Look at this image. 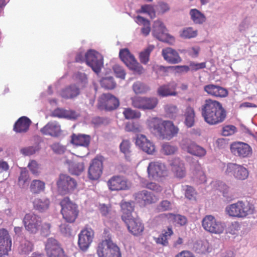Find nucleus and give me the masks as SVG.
<instances>
[{"mask_svg":"<svg viewBox=\"0 0 257 257\" xmlns=\"http://www.w3.org/2000/svg\"><path fill=\"white\" fill-rule=\"evenodd\" d=\"M190 19L194 24L202 25L206 21V18L204 14L196 9H191L189 13Z\"/></svg>","mask_w":257,"mask_h":257,"instance_id":"36","label":"nucleus"},{"mask_svg":"<svg viewBox=\"0 0 257 257\" xmlns=\"http://www.w3.org/2000/svg\"><path fill=\"white\" fill-rule=\"evenodd\" d=\"M45 250L48 257H68L57 240L52 237L46 242Z\"/></svg>","mask_w":257,"mask_h":257,"instance_id":"15","label":"nucleus"},{"mask_svg":"<svg viewBox=\"0 0 257 257\" xmlns=\"http://www.w3.org/2000/svg\"><path fill=\"white\" fill-rule=\"evenodd\" d=\"M50 201L47 198H36L33 201L34 208L40 212H44L49 207Z\"/></svg>","mask_w":257,"mask_h":257,"instance_id":"37","label":"nucleus"},{"mask_svg":"<svg viewBox=\"0 0 257 257\" xmlns=\"http://www.w3.org/2000/svg\"><path fill=\"white\" fill-rule=\"evenodd\" d=\"M73 79L78 87L75 84H71L62 89L60 95L63 98L72 99L76 97L80 93V88L84 87L88 82L87 76L84 73H76L73 75Z\"/></svg>","mask_w":257,"mask_h":257,"instance_id":"4","label":"nucleus"},{"mask_svg":"<svg viewBox=\"0 0 257 257\" xmlns=\"http://www.w3.org/2000/svg\"><path fill=\"white\" fill-rule=\"evenodd\" d=\"M180 36L183 39H190L196 38L198 35V30L192 27L183 28L180 31Z\"/></svg>","mask_w":257,"mask_h":257,"instance_id":"41","label":"nucleus"},{"mask_svg":"<svg viewBox=\"0 0 257 257\" xmlns=\"http://www.w3.org/2000/svg\"><path fill=\"white\" fill-rule=\"evenodd\" d=\"M109 189L111 191L125 190L129 188L127 180L123 176L114 175L111 177L107 182Z\"/></svg>","mask_w":257,"mask_h":257,"instance_id":"18","label":"nucleus"},{"mask_svg":"<svg viewBox=\"0 0 257 257\" xmlns=\"http://www.w3.org/2000/svg\"><path fill=\"white\" fill-rule=\"evenodd\" d=\"M148 177L150 179L158 180L167 175V170L165 164L160 162H152L147 168Z\"/></svg>","mask_w":257,"mask_h":257,"instance_id":"13","label":"nucleus"},{"mask_svg":"<svg viewBox=\"0 0 257 257\" xmlns=\"http://www.w3.org/2000/svg\"><path fill=\"white\" fill-rule=\"evenodd\" d=\"M166 115L170 118H175L178 115L179 109L172 104H168L164 106Z\"/></svg>","mask_w":257,"mask_h":257,"instance_id":"44","label":"nucleus"},{"mask_svg":"<svg viewBox=\"0 0 257 257\" xmlns=\"http://www.w3.org/2000/svg\"><path fill=\"white\" fill-rule=\"evenodd\" d=\"M179 132V128L171 121H165L161 138L170 140L175 137Z\"/></svg>","mask_w":257,"mask_h":257,"instance_id":"28","label":"nucleus"},{"mask_svg":"<svg viewBox=\"0 0 257 257\" xmlns=\"http://www.w3.org/2000/svg\"><path fill=\"white\" fill-rule=\"evenodd\" d=\"M135 21L139 25L143 26L141 29V33L144 36H147L151 31L150 21L139 16L135 18Z\"/></svg>","mask_w":257,"mask_h":257,"instance_id":"38","label":"nucleus"},{"mask_svg":"<svg viewBox=\"0 0 257 257\" xmlns=\"http://www.w3.org/2000/svg\"><path fill=\"white\" fill-rule=\"evenodd\" d=\"M184 123L188 127L193 126L195 121V111L191 106H188L184 113Z\"/></svg>","mask_w":257,"mask_h":257,"instance_id":"40","label":"nucleus"},{"mask_svg":"<svg viewBox=\"0 0 257 257\" xmlns=\"http://www.w3.org/2000/svg\"><path fill=\"white\" fill-rule=\"evenodd\" d=\"M100 82L101 86L105 89H111L115 86L113 78L111 77L103 78Z\"/></svg>","mask_w":257,"mask_h":257,"instance_id":"53","label":"nucleus"},{"mask_svg":"<svg viewBox=\"0 0 257 257\" xmlns=\"http://www.w3.org/2000/svg\"><path fill=\"white\" fill-rule=\"evenodd\" d=\"M136 144L143 151L148 154L152 155L155 151L154 145L145 135H138L136 139Z\"/></svg>","mask_w":257,"mask_h":257,"instance_id":"25","label":"nucleus"},{"mask_svg":"<svg viewBox=\"0 0 257 257\" xmlns=\"http://www.w3.org/2000/svg\"><path fill=\"white\" fill-rule=\"evenodd\" d=\"M157 9L158 13L163 14L170 10V7L166 3L160 2L158 4Z\"/></svg>","mask_w":257,"mask_h":257,"instance_id":"63","label":"nucleus"},{"mask_svg":"<svg viewBox=\"0 0 257 257\" xmlns=\"http://www.w3.org/2000/svg\"><path fill=\"white\" fill-rule=\"evenodd\" d=\"M40 131L45 135L54 137H58L61 133L60 125L55 121L48 122L41 129Z\"/></svg>","mask_w":257,"mask_h":257,"instance_id":"27","label":"nucleus"},{"mask_svg":"<svg viewBox=\"0 0 257 257\" xmlns=\"http://www.w3.org/2000/svg\"><path fill=\"white\" fill-rule=\"evenodd\" d=\"M69 172L74 175H79L84 170V164L83 163H74L69 166Z\"/></svg>","mask_w":257,"mask_h":257,"instance_id":"49","label":"nucleus"},{"mask_svg":"<svg viewBox=\"0 0 257 257\" xmlns=\"http://www.w3.org/2000/svg\"><path fill=\"white\" fill-rule=\"evenodd\" d=\"M254 205L248 201L242 200L227 205L225 211L228 216L237 218H245L254 213Z\"/></svg>","mask_w":257,"mask_h":257,"instance_id":"3","label":"nucleus"},{"mask_svg":"<svg viewBox=\"0 0 257 257\" xmlns=\"http://www.w3.org/2000/svg\"><path fill=\"white\" fill-rule=\"evenodd\" d=\"M204 90L208 94L215 97H225L228 94V92L226 89L213 84L205 85L204 87Z\"/></svg>","mask_w":257,"mask_h":257,"instance_id":"30","label":"nucleus"},{"mask_svg":"<svg viewBox=\"0 0 257 257\" xmlns=\"http://www.w3.org/2000/svg\"><path fill=\"white\" fill-rule=\"evenodd\" d=\"M0 244H12V238L7 230L0 229Z\"/></svg>","mask_w":257,"mask_h":257,"instance_id":"48","label":"nucleus"},{"mask_svg":"<svg viewBox=\"0 0 257 257\" xmlns=\"http://www.w3.org/2000/svg\"><path fill=\"white\" fill-rule=\"evenodd\" d=\"M134 196L136 201L141 205L152 204L158 200L153 193L145 190L136 193Z\"/></svg>","mask_w":257,"mask_h":257,"instance_id":"24","label":"nucleus"},{"mask_svg":"<svg viewBox=\"0 0 257 257\" xmlns=\"http://www.w3.org/2000/svg\"><path fill=\"white\" fill-rule=\"evenodd\" d=\"M140 12L147 14L151 18H154L156 16V12L153 6L150 5H145L141 7Z\"/></svg>","mask_w":257,"mask_h":257,"instance_id":"57","label":"nucleus"},{"mask_svg":"<svg viewBox=\"0 0 257 257\" xmlns=\"http://www.w3.org/2000/svg\"><path fill=\"white\" fill-rule=\"evenodd\" d=\"M169 218H172L174 222L180 226L185 225L187 222L186 217L180 214H169Z\"/></svg>","mask_w":257,"mask_h":257,"instance_id":"56","label":"nucleus"},{"mask_svg":"<svg viewBox=\"0 0 257 257\" xmlns=\"http://www.w3.org/2000/svg\"><path fill=\"white\" fill-rule=\"evenodd\" d=\"M131 101L133 107L142 110H152L158 104V99L156 97L135 96L131 98Z\"/></svg>","mask_w":257,"mask_h":257,"instance_id":"7","label":"nucleus"},{"mask_svg":"<svg viewBox=\"0 0 257 257\" xmlns=\"http://www.w3.org/2000/svg\"><path fill=\"white\" fill-rule=\"evenodd\" d=\"M60 205L64 219L68 222H74L78 214L76 205L65 197L60 202Z\"/></svg>","mask_w":257,"mask_h":257,"instance_id":"8","label":"nucleus"},{"mask_svg":"<svg viewBox=\"0 0 257 257\" xmlns=\"http://www.w3.org/2000/svg\"><path fill=\"white\" fill-rule=\"evenodd\" d=\"M31 120L26 116H22L15 122L14 130L17 133L27 132L31 124Z\"/></svg>","mask_w":257,"mask_h":257,"instance_id":"33","label":"nucleus"},{"mask_svg":"<svg viewBox=\"0 0 257 257\" xmlns=\"http://www.w3.org/2000/svg\"><path fill=\"white\" fill-rule=\"evenodd\" d=\"M94 236V232L91 228L82 230L78 235V244L80 248L86 250L90 246Z\"/></svg>","mask_w":257,"mask_h":257,"instance_id":"20","label":"nucleus"},{"mask_svg":"<svg viewBox=\"0 0 257 257\" xmlns=\"http://www.w3.org/2000/svg\"><path fill=\"white\" fill-rule=\"evenodd\" d=\"M28 167L33 175L38 176L41 172L40 165L35 160H31L28 165Z\"/></svg>","mask_w":257,"mask_h":257,"instance_id":"54","label":"nucleus"},{"mask_svg":"<svg viewBox=\"0 0 257 257\" xmlns=\"http://www.w3.org/2000/svg\"><path fill=\"white\" fill-rule=\"evenodd\" d=\"M125 118L127 119L138 118L141 117V113L140 111L133 110L130 108H124L123 112Z\"/></svg>","mask_w":257,"mask_h":257,"instance_id":"50","label":"nucleus"},{"mask_svg":"<svg viewBox=\"0 0 257 257\" xmlns=\"http://www.w3.org/2000/svg\"><path fill=\"white\" fill-rule=\"evenodd\" d=\"M211 185L222 193V195L226 201H229L233 199L231 190L224 183L217 181H213L212 182Z\"/></svg>","mask_w":257,"mask_h":257,"instance_id":"34","label":"nucleus"},{"mask_svg":"<svg viewBox=\"0 0 257 257\" xmlns=\"http://www.w3.org/2000/svg\"><path fill=\"white\" fill-rule=\"evenodd\" d=\"M34 248V244L30 241L24 238L20 243L18 250L22 254H28L32 252Z\"/></svg>","mask_w":257,"mask_h":257,"instance_id":"39","label":"nucleus"},{"mask_svg":"<svg viewBox=\"0 0 257 257\" xmlns=\"http://www.w3.org/2000/svg\"><path fill=\"white\" fill-rule=\"evenodd\" d=\"M119 105L118 99L109 94H103L98 99V107L100 109L111 110L116 109Z\"/></svg>","mask_w":257,"mask_h":257,"instance_id":"16","label":"nucleus"},{"mask_svg":"<svg viewBox=\"0 0 257 257\" xmlns=\"http://www.w3.org/2000/svg\"><path fill=\"white\" fill-rule=\"evenodd\" d=\"M76 182L73 178L65 174L60 175L59 179L57 182L59 190L63 193L74 190L76 188Z\"/></svg>","mask_w":257,"mask_h":257,"instance_id":"22","label":"nucleus"},{"mask_svg":"<svg viewBox=\"0 0 257 257\" xmlns=\"http://www.w3.org/2000/svg\"><path fill=\"white\" fill-rule=\"evenodd\" d=\"M230 150L233 155L241 158L248 157L252 152L251 148L248 144L240 142L232 143L230 146Z\"/></svg>","mask_w":257,"mask_h":257,"instance_id":"23","label":"nucleus"},{"mask_svg":"<svg viewBox=\"0 0 257 257\" xmlns=\"http://www.w3.org/2000/svg\"><path fill=\"white\" fill-rule=\"evenodd\" d=\"M45 188V183L40 180H34L30 185V190L34 193H40L43 191Z\"/></svg>","mask_w":257,"mask_h":257,"instance_id":"42","label":"nucleus"},{"mask_svg":"<svg viewBox=\"0 0 257 257\" xmlns=\"http://www.w3.org/2000/svg\"><path fill=\"white\" fill-rule=\"evenodd\" d=\"M178 150L176 146L171 145L169 143H165L162 146V153L166 155H171L175 154Z\"/></svg>","mask_w":257,"mask_h":257,"instance_id":"51","label":"nucleus"},{"mask_svg":"<svg viewBox=\"0 0 257 257\" xmlns=\"http://www.w3.org/2000/svg\"><path fill=\"white\" fill-rule=\"evenodd\" d=\"M185 196L190 200L194 199L196 196V192L194 188L191 186H186Z\"/></svg>","mask_w":257,"mask_h":257,"instance_id":"62","label":"nucleus"},{"mask_svg":"<svg viewBox=\"0 0 257 257\" xmlns=\"http://www.w3.org/2000/svg\"><path fill=\"white\" fill-rule=\"evenodd\" d=\"M113 69L116 77L122 79L125 78V72L122 67L117 64H115L113 66Z\"/></svg>","mask_w":257,"mask_h":257,"instance_id":"59","label":"nucleus"},{"mask_svg":"<svg viewBox=\"0 0 257 257\" xmlns=\"http://www.w3.org/2000/svg\"><path fill=\"white\" fill-rule=\"evenodd\" d=\"M236 127L232 125H226L222 128V134L224 136H231L235 133Z\"/></svg>","mask_w":257,"mask_h":257,"instance_id":"61","label":"nucleus"},{"mask_svg":"<svg viewBox=\"0 0 257 257\" xmlns=\"http://www.w3.org/2000/svg\"><path fill=\"white\" fill-rule=\"evenodd\" d=\"M52 115L59 118L75 119L78 116V114L73 110L58 108L53 111Z\"/></svg>","mask_w":257,"mask_h":257,"instance_id":"35","label":"nucleus"},{"mask_svg":"<svg viewBox=\"0 0 257 257\" xmlns=\"http://www.w3.org/2000/svg\"><path fill=\"white\" fill-rule=\"evenodd\" d=\"M120 150L125 156L130 154V143L127 140H123L119 146Z\"/></svg>","mask_w":257,"mask_h":257,"instance_id":"60","label":"nucleus"},{"mask_svg":"<svg viewBox=\"0 0 257 257\" xmlns=\"http://www.w3.org/2000/svg\"><path fill=\"white\" fill-rule=\"evenodd\" d=\"M90 136L85 134H75L71 136V143L76 146H82L88 148L90 142Z\"/></svg>","mask_w":257,"mask_h":257,"instance_id":"29","label":"nucleus"},{"mask_svg":"<svg viewBox=\"0 0 257 257\" xmlns=\"http://www.w3.org/2000/svg\"><path fill=\"white\" fill-rule=\"evenodd\" d=\"M202 226L206 231L216 234L222 233L225 228L224 222L216 220L211 215H206L203 218Z\"/></svg>","mask_w":257,"mask_h":257,"instance_id":"6","label":"nucleus"},{"mask_svg":"<svg viewBox=\"0 0 257 257\" xmlns=\"http://www.w3.org/2000/svg\"><path fill=\"white\" fill-rule=\"evenodd\" d=\"M255 22V21L253 18H245L239 26V31H243L248 29L253 26Z\"/></svg>","mask_w":257,"mask_h":257,"instance_id":"52","label":"nucleus"},{"mask_svg":"<svg viewBox=\"0 0 257 257\" xmlns=\"http://www.w3.org/2000/svg\"><path fill=\"white\" fill-rule=\"evenodd\" d=\"M152 35L157 39L162 42L172 44L174 42V38L167 33V29L160 20L155 21L152 26Z\"/></svg>","mask_w":257,"mask_h":257,"instance_id":"9","label":"nucleus"},{"mask_svg":"<svg viewBox=\"0 0 257 257\" xmlns=\"http://www.w3.org/2000/svg\"><path fill=\"white\" fill-rule=\"evenodd\" d=\"M52 150L56 154H62L65 153L66 149L65 146H63L60 143H54L51 146Z\"/></svg>","mask_w":257,"mask_h":257,"instance_id":"58","label":"nucleus"},{"mask_svg":"<svg viewBox=\"0 0 257 257\" xmlns=\"http://www.w3.org/2000/svg\"><path fill=\"white\" fill-rule=\"evenodd\" d=\"M119 57L122 61L131 70L141 74L144 72L143 67L137 61L134 56L126 49H121L119 53Z\"/></svg>","mask_w":257,"mask_h":257,"instance_id":"10","label":"nucleus"},{"mask_svg":"<svg viewBox=\"0 0 257 257\" xmlns=\"http://www.w3.org/2000/svg\"><path fill=\"white\" fill-rule=\"evenodd\" d=\"M201 112L205 121L211 125L222 122L226 117V111L218 101L206 99L202 106Z\"/></svg>","mask_w":257,"mask_h":257,"instance_id":"1","label":"nucleus"},{"mask_svg":"<svg viewBox=\"0 0 257 257\" xmlns=\"http://www.w3.org/2000/svg\"><path fill=\"white\" fill-rule=\"evenodd\" d=\"M40 150L39 145L28 146L21 148L20 152L21 154L25 156H29L35 154Z\"/></svg>","mask_w":257,"mask_h":257,"instance_id":"47","label":"nucleus"},{"mask_svg":"<svg viewBox=\"0 0 257 257\" xmlns=\"http://www.w3.org/2000/svg\"><path fill=\"white\" fill-rule=\"evenodd\" d=\"M132 88L136 94H145L150 90V87L147 84L139 81L133 84Z\"/></svg>","mask_w":257,"mask_h":257,"instance_id":"43","label":"nucleus"},{"mask_svg":"<svg viewBox=\"0 0 257 257\" xmlns=\"http://www.w3.org/2000/svg\"><path fill=\"white\" fill-rule=\"evenodd\" d=\"M29 178L28 172L26 168H22L20 175L18 179V185L21 188H24L28 186V182Z\"/></svg>","mask_w":257,"mask_h":257,"instance_id":"45","label":"nucleus"},{"mask_svg":"<svg viewBox=\"0 0 257 257\" xmlns=\"http://www.w3.org/2000/svg\"><path fill=\"white\" fill-rule=\"evenodd\" d=\"M103 163L101 157H97L93 159L88 170V177L90 179L96 180L102 173Z\"/></svg>","mask_w":257,"mask_h":257,"instance_id":"19","label":"nucleus"},{"mask_svg":"<svg viewBox=\"0 0 257 257\" xmlns=\"http://www.w3.org/2000/svg\"><path fill=\"white\" fill-rule=\"evenodd\" d=\"M180 145L183 150L194 156L202 157L206 154L205 149L189 139L183 140Z\"/></svg>","mask_w":257,"mask_h":257,"instance_id":"17","label":"nucleus"},{"mask_svg":"<svg viewBox=\"0 0 257 257\" xmlns=\"http://www.w3.org/2000/svg\"><path fill=\"white\" fill-rule=\"evenodd\" d=\"M85 61L96 73H98L103 66V57L98 52L89 50L85 54Z\"/></svg>","mask_w":257,"mask_h":257,"instance_id":"12","label":"nucleus"},{"mask_svg":"<svg viewBox=\"0 0 257 257\" xmlns=\"http://www.w3.org/2000/svg\"><path fill=\"white\" fill-rule=\"evenodd\" d=\"M23 222L25 229L31 233L36 234L40 229L41 218L33 213L26 214Z\"/></svg>","mask_w":257,"mask_h":257,"instance_id":"14","label":"nucleus"},{"mask_svg":"<svg viewBox=\"0 0 257 257\" xmlns=\"http://www.w3.org/2000/svg\"><path fill=\"white\" fill-rule=\"evenodd\" d=\"M170 165L172 171L175 176L180 178H182L186 175V170L184 163L179 158L175 157L170 162Z\"/></svg>","mask_w":257,"mask_h":257,"instance_id":"26","label":"nucleus"},{"mask_svg":"<svg viewBox=\"0 0 257 257\" xmlns=\"http://www.w3.org/2000/svg\"><path fill=\"white\" fill-rule=\"evenodd\" d=\"M177 84L175 82H171L167 85L160 86L158 89V93L160 96L166 97L168 96H176Z\"/></svg>","mask_w":257,"mask_h":257,"instance_id":"31","label":"nucleus"},{"mask_svg":"<svg viewBox=\"0 0 257 257\" xmlns=\"http://www.w3.org/2000/svg\"><path fill=\"white\" fill-rule=\"evenodd\" d=\"M154 46L149 45L146 49L140 54V60L141 63L146 64L149 61V57L151 52L154 49Z\"/></svg>","mask_w":257,"mask_h":257,"instance_id":"46","label":"nucleus"},{"mask_svg":"<svg viewBox=\"0 0 257 257\" xmlns=\"http://www.w3.org/2000/svg\"><path fill=\"white\" fill-rule=\"evenodd\" d=\"M121 208L122 219L127 225L129 231L134 235L141 234L144 231V227L140 219L137 217L136 213L134 211V203L122 202Z\"/></svg>","mask_w":257,"mask_h":257,"instance_id":"2","label":"nucleus"},{"mask_svg":"<svg viewBox=\"0 0 257 257\" xmlns=\"http://www.w3.org/2000/svg\"><path fill=\"white\" fill-rule=\"evenodd\" d=\"M164 59L171 64H177L181 61L178 53L171 48H167L162 50Z\"/></svg>","mask_w":257,"mask_h":257,"instance_id":"32","label":"nucleus"},{"mask_svg":"<svg viewBox=\"0 0 257 257\" xmlns=\"http://www.w3.org/2000/svg\"><path fill=\"white\" fill-rule=\"evenodd\" d=\"M165 121L157 117H150L146 121V124L150 131L156 136L161 138Z\"/></svg>","mask_w":257,"mask_h":257,"instance_id":"21","label":"nucleus"},{"mask_svg":"<svg viewBox=\"0 0 257 257\" xmlns=\"http://www.w3.org/2000/svg\"><path fill=\"white\" fill-rule=\"evenodd\" d=\"M12 244H0V257H6L11 250Z\"/></svg>","mask_w":257,"mask_h":257,"instance_id":"64","label":"nucleus"},{"mask_svg":"<svg viewBox=\"0 0 257 257\" xmlns=\"http://www.w3.org/2000/svg\"><path fill=\"white\" fill-rule=\"evenodd\" d=\"M196 251L198 253H205L209 249V243L206 240H200L195 246Z\"/></svg>","mask_w":257,"mask_h":257,"instance_id":"55","label":"nucleus"},{"mask_svg":"<svg viewBox=\"0 0 257 257\" xmlns=\"http://www.w3.org/2000/svg\"><path fill=\"white\" fill-rule=\"evenodd\" d=\"M98 257H121L119 247L110 239H105L98 244Z\"/></svg>","mask_w":257,"mask_h":257,"instance_id":"5","label":"nucleus"},{"mask_svg":"<svg viewBox=\"0 0 257 257\" xmlns=\"http://www.w3.org/2000/svg\"><path fill=\"white\" fill-rule=\"evenodd\" d=\"M225 174L237 180H244L248 176V171L242 165L229 163L226 165Z\"/></svg>","mask_w":257,"mask_h":257,"instance_id":"11","label":"nucleus"}]
</instances>
